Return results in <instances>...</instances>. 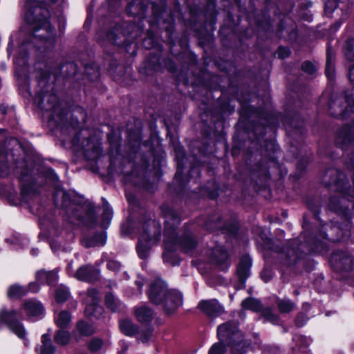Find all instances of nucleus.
I'll use <instances>...</instances> for the list:
<instances>
[{
	"mask_svg": "<svg viewBox=\"0 0 354 354\" xmlns=\"http://www.w3.org/2000/svg\"><path fill=\"white\" fill-rule=\"evenodd\" d=\"M348 200L344 197L339 198L333 196L330 199L329 207L335 212L345 213L348 210Z\"/></svg>",
	"mask_w": 354,
	"mask_h": 354,
	"instance_id": "obj_22",
	"label": "nucleus"
},
{
	"mask_svg": "<svg viewBox=\"0 0 354 354\" xmlns=\"http://www.w3.org/2000/svg\"><path fill=\"white\" fill-rule=\"evenodd\" d=\"M9 174V167L6 161L3 159L0 160V177L6 176Z\"/></svg>",
	"mask_w": 354,
	"mask_h": 354,
	"instance_id": "obj_44",
	"label": "nucleus"
},
{
	"mask_svg": "<svg viewBox=\"0 0 354 354\" xmlns=\"http://www.w3.org/2000/svg\"><path fill=\"white\" fill-rule=\"evenodd\" d=\"M340 100H331L329 103V110L330 112V114L333 115L335 117L338 116H345L347 113L348 108L343 109V107L340 105Z\"/></svg>",
	"mask_w": 354,
	"mask_h": 354,
	"instance_id": "obj_28",
	"label": "nucleus"
},
{
	"mask_svg": "<svg viewBox=\"0 0 354 354\" xmlns=\"http://www.w3.org/2000/svg\"><path fill=\"white\" fill-rule=\"evenodd\" d=\"M165 216V252L162 254L163 260L171 266L178 264V259L173 252L180 246L185 253L192 252L197 245L195 237L191 232L185 231L180 240L176 237V227L180 224V219L177 213L169 207L163 209Z\"/></svg>",
	"mask_w": 354,
	"mask_h": 354,
	"instance_id": "obj_2",
	"label": "nucleus"
},
{
	"mask_svg": "<svg viewBox=\"0 0 354 354\" xmlns=\"http://www.w3.org/2000/svg\"><path fill=\"white\" fill-rule=\"evenodd\" d=\"M21 194L23 200L27 201L28 196L30 194V191L29 188L26 185H24V184L22 185Z\"/></svg>",
	"mask_w": 354,
	"mask_h": 354,
	"instance_id": "obj_49",
	"label": "nucleus"
},
{
	"mask_svg": "<svg viewBox=\"0 0 354 354\" xmlns=\"http://www.w3.org/2000/svg\"><path fill=\"white\" fill-rule=\"evenodd\" d=\"M137 286H138V288H141L143 286V282L141 281H137L136 282Z\"/></svg>",
	"mask_w": 354,
	"mask_h": 354,
	"instance_id": "obj_57",
	"label": "nucleus"
},
{
	"mask_svg": "<svg viewBox=\"0 0 354 354\" xmlns=\"http://www.w3.org/2000/svg\"><path fill=\"white\" fill-rule=\"evenodd\" d=\"M120 329L122 333L128 336H133L138 331L137 325L130 319H123L120 322Z\"/></svg>",
	"mask_w": 354,
	"mask_h": 354,
	"instance_id": "obj_25",
	"label": "nucleus"
},
{
	"mask_svg": "<svg viewBox=\"0 0 354 354\" xmlns=\"http://www.w3.org/2000/svg\"><path fill=\"white\" fill-rule=\"evenodd\" d=\"M39 106L46 111H52V117L55 115L61 118L59 115V104L58 103L57 97L53 93H38L36 99Z\"/></svg>",
	"mask_w": 354,
	"mask_h": 354,
	"instance_id": "obj_10",
	"label": "nucleus"
},
{
	"mask_svg": "<svg viewBox=\"0 0 354 354\" xmlns=\"http://www.w3.org/2000/svg\"><path fill=\"white\" fill-rule=\"evenodd\" d=\"M277 54L279 57L284 59L288 57L290 55V50L287 48L279 47L277 51Z\"/></svg>",
	"mask_w": 354,
	"mask_h": 354,
	"instance_id": "obj_47",
	"label": "nucleus"
},
{
	"mask_svg": "<svg viewBox=\"0 0 354 354\" xmlns=\"http://www.w3.org/2000/svg\"><path fill=\"white\" fill-rule=\"evenodd\" d=\"M330 263L338 272L350 271L354 267V259L348 252H336L330 257Z\"/></svg>",
	"mask_w": 354,
	"mask_h": 354,
	"instance_id": "obj_9",
	"label": "nucleus"
},
{
	"mask_svg": "<svg viewBox=\"0 0 354 354\" xmlns=\"http://www.w3.org/2000/svg\"><path fill=\"white\" fill-rule=\"evenodd\" d=\"M324 247L322 242L306 239L305 234H301L298 240L292 241L288 247L286 248L284 259L285 264L290 266L296 262L297 259L303 257L302 254L310 252H319Z\"/></svg>",
	"mask_w": 354,
	"mask_h": 354,
	"instance_id": "obj_4",
	"label": "nucleus"
},
{
	"mask_svg": "<svg viewBox=\"0 0 354 354\" xmlns=\"http://www.w3.org/2000/svg\"><path fill=\"white\" fill-rule=\"evenodd\" d=\"M350 236V232L349 231H346L344 233V237H347V236Z\"/></svg>",
	"mask_w": 354,
	"mask_h": 354,
	"instance_id": "obj_58",
	"label": "nucleus"
},
{
	"mask_svg": "<svg viewBox=\"0 0 354 354\" xmlns=\"http://www.w3.org/2000/svg\"><path fill=\"white\" fill-rule=\"evenodd\" d=\"M23 309L28 317H37L44 312L42 304L36 300H29L24 304Z\"/></svg>",
	"mask_w": 354,
	"mask_h": 354,
	"instance_id": "obj_18",
	"label": "nucleus"
},
{
	"mask_svg": "<svg viewBox=\"0 0 354 354\" xmlns=\"http://www.w3.org/2000/svg\"><path fill=\"white\" fill-rule=\"evenodd\" d=\"M66 68H68V67L72 68L73 66V65L72 64H70L66 65Z\"/></svg>",
	"mask_w": 354,
	"mask_h": 354,
	"instance_id": "obj_60",
	"label": "nucleus"
},
{
	"mask_svg": "<svg viewBox=\"0 0 354 354\" xmlns=\"http://www.w3.org/2000/svg\"><path fill=\"white\" fill-rule=\"evenodd\" d=\"M147 6L140 0L131 1L127 8L129 15L142 17L147 10Z\"/></svg>",
	"mask_w": 354,
	"mask_h": 354,
	"instance_id": "obj_19",
	"label": "nucleus"
},
{
	"mask_svg": "<svg viewBox=\"0 0 354 354\" xmlns=\"http://www.w3.org/2000/svg\"><path fill=\"white\" fill-rule=\"evenodd\" d=\"M43 279L44 280V283H46V277H43Z\"/></svg>",
	"mask_w": 354,
	"mask_h": 354,
	"instance_id": "obj_63",
	"label": "nucleus"
},
{
	"mask_svg": "<svg viewBox=\"0 0 354 354\" xmlns=\"http://www.w3.org/2000/svg\"><path fill=\"white\" fill-rule=\"evenodd\" d=\"M76 331L81 335L89 336L94 333V328L88 323L80 321L76 324Z\"/></svg>",
	"mask_w": 354,
	"mask_h": 354,
	"instance_id": "obj_32",
	"label": "nucleus"
},
{
	"mask_svg": "<svg viewBox=\"0 0 354 354\" xmlns=\"http://www.w3.org/2000/svg\"><path fill=\"white\" fill-rule=\"evenodd\" d=\"M99 301V292L95 288L88 289L85 298V302L88 304L85 309L87 315L99 319L98 315H101L103 312V308L98 305Z\"/></svg>",
	"mask_w": 354,
	"mask_h": 354,
	"instance_id": "obj_11",
	"label": "nucleus"
},
{
	"mask_svg": "<svg viewBox=\"0 0 354 354\" xmlns=\"http://www.w3.org/2000/svg\"><path fill=\"white\" fill-rule=\"evenodd\" d=\"M262 316L269 322L275 323L278 320V317L276 315L270 308H262Z\"/></svg>",
	"mask_w": 354,
	"mask_h": 354,
	"instance_id": "obj_40",
	"label": "nucleus"
},
{
	"mask_svg": "<svg viewBox=\"0 0 354 354\" xmlns=\"http://www.w3.org/2000/svg\"><path fill=\"white\" fill-rule=\"evenodd\" d=\"M86 135L82 132L77 133L72 140L73 145L77 147V150L82 151L87 159H95L100 154L101 143L96 138H86Z\"/></svg>",
	"mask_w": 354,
	"mask_h": 354,
	"instance_id": "obj_6",
	"label": "nucleus"
},
{
	"mask_svg": "<svg viewBox=\"0 0 354 354\" xmlns=\"http://www.w3.org/2000/svg\"><path fill=\"white\" fill-rule=\"evenodd\" d=\"M118 28H115L113 31L109 32L106 35L107 40L113 44L120 45L121 41H118V39L119 38V34H116L115 31H118Z\"/></svg>",
	"mask_w": 354,
	"mask_h": 354,
	"instance_id": "obj_42",
	"label": "nucleus"
},
{
	"mask_svg": "<svg viewBox=\"0 0 354 354\" xmlns=\"http://www.w3.org/2000/svg\"><path fill=\"white\" fill-rule=\"evenodd\" d=\"M57 0H27L26 2L25 19L32 26V36L41 43L46 50L53 48L56 42L55 28L49 21V11L46 5L56 1Z\"/></svg>",
	"mask_w": 354,
	"mask_h": 354,
	"instance_id": "obj_1",
	"label": "nucleus"
},
{
	"mask_svg": "<svg viewBox=\"0 0 354 354\" xmlns=\"http://www.w3.org/2000/svg\"><path fill=\"white\" fill-rule=\"evenodd\" d=\"M71 322V315L66 310L60 311L55 317V322L57 327L60 328H67Z\"/></svg>",
	"mask_w": 354,
	"mask_h": 354,
	"instance_id": "obj_27",
	"label": "nucleus"
},
{
	"mask_svg": "<svg viewBox=\"0 0 354 354\" xmlns=\"http://www.w3.org/2000/svg\"><path fill=\"white\" fill-rule=\"evenodd\" d=\"M176 155L178 158H183L184 156V151L181 147H178L176 149Z\"/></svg>",
	"mask_w": 354,
	"mask_h": 354,
	"instance_id": "obj_53",
	"label": "nucleus"
},
{
	"mask_svg": "<svg viewBox=\"0 0 354 354\" xmlns=\"http://www.w3.org/2000/svg\"><path fill=\"white\" fill-rule=\"evenodd\" d=\"M221 227V225L217 222L216 223H215V222L210 223L209 221H208L205 225V227L209 230H217V229L220 228Z\"/></svg>",
	"mask_w": 354,
	"mask_h": 354,
	"instance_id": "obj_50",
	"label": "nucleus"
},
{
	"mask_svg": "<svg viewBox=\"0 0 354 354\" xmlns=\"http://www.w3.org/2000/svg\"><path fill=\"white\" fill-rule=\"evenodd\" d=\"M16 316L17 312L15 310L3 309L0 312V324L5 323L13 333L24 340V345L28 346V341L26 338V331L23 324L16 319Z\"/></svg>",
	"mask_w": 354,
	"mask_h": 354,
	"instance_id": "obj_7",
	"label": "nucleus"
},
{
	"mask_svg": "<svg viewBox=\"0 0 354 354\" xmlns=\"http://www.w3.org/2000/svg\"><path fill=\"white\" fill-rule=\"evenodd\" d=\"M169 290L166 283L161 279L157 278L150 285L147 292L148 297L152 304L160 305L165 298H167Z\"/></svg>",
	"mask_w": 354,
	"mask_h": 354,
	"instance_id": "obj_8",
	"label": "nucleus"
},
{
	"mask_svg": "<svg viewBox=\"0 0 354 354\" xmlns=\"http://www.w3.org/2000/svg\"><path fill=\"white\" fill-rule=\"evenodd\" d=\"M322 237H323L324 239H326V238H327V237H326V235L325 234H324L322 235Z\"/></svg>",
	"mask_w": 354,
	"mask_h": 354,
	"instance_id": "obj_62",
	"label": "nucleus"
},
{
	"mask_svg": "<svg viewBox=\"0 0 354 354\" xmlns=\"http://www.w3.org/2000/svg\"><path fill=\"white\" fill-rule=\"evenodd\" d=\"M251 264L252 261L250 257L244 256L241 258L237 267V274L242 282L245 281L249 276Z\"/></svg>",
	"mask_w": 354,
	"mask_h": 354,
	"instance_id": "obj_20",
	"label": "nucleus"
},
{
	"mask_svg": "<svg viewBox=\"0 0 354 354\" xmlns=\"http://www.w3.org/2000/svg\"><path fill=\"white\" fill-rule=\"evenodd\" d=\"M346 167L352 173L353 186H354V164L353 163V161H351V162L346 163Z\"/></svg>",
	"mask_w": 354,
	"mask_h": 354,
	"instance_id": "obj_52",
	"label": "nucleus"
},
{
	"mask_svg": "<svg viewBox=\"0 0 354 354\" xmlns=\"http://www.w3.org/2000/svg\"><path fill=\"white\" fill-rule=\"evenodd\" d=\"M103 345V342L102 339L98 338L93 339L89 344V349L92 352H97L100 351Z\"/></svg>",
	"mask_w": 354,
	"mask_h": 354,
	"instance_id": "obj_41",
	"label": "nucleus"
},
{
	"mask_svg": "<svg viewBox=\"0 0 354 354\" xmlns=\"http://www.w3.org/2000/svg\"><path fill=\"white\" fill-rule=\"evenodd\" d=\"M7 113V107L5 105H0V113L6 115Z\"/></svg>",
	"mask_w": 354,
	"mask_h": 354,
	"instance_id": "obj_54",
	"label": "nucleus"
},
{
	"mask_svg": "<svg viewBox=\"0 0 354 354\" xmlns=\"http://www.w3.org/2000/svg\"><path fill=\"white\" fill-rule=\"evenodd\" d=\"M137 319L140 322H150L153 318V310L146 306L138 307L135 311Z\"/></svg>",
	"mask_w": 354,
	"mask_h": 354,
	"instance_id": "obj_24",
	"label": "nucleus"
},
{
	"mask_svg": "<svg viewBox=\"0 0 354 354\" xmlns=\"http://www.w3.org/2000/svg\"><path fill=\"white\" fill-rule=\"evenodd\" d=\"M227 348L224 343L219 340L211 346L208 354H225Z\"/></svg>",
	"mask_w": 354,
	"mask_h": 354,
	"instance_id": "obj_39",
	"label": "nucleus"
},
{
	"mask_svg": "<svg viewBox=\"0 0 354 354\" xmlns=\"http://www.w3.org/2000/svg\"><path fill=\"white\" fill-rule=\"evenodd\" d=\"M37 282H34V283H30L28 286V291L30 290L32 292H37L39 291V287L37 284Z\"/></svg>",
	"mask_w": 354,
	"mask_h": 354,
	"instance_id": "obj_51",
	"label": "nucleus"
},
{
	"mask_svg": "<svg viewBox=\"0 0 354 354\" xmlns=\"http://www.w3.org/2000/svg\"><path fill=\"white\" fill-rule=\"evenodd\" d=\"M32 253H33V254H37V251H36V250H32Z\"/></svg>",
	"mask_w": 354,
	"mask_h": 354,
	"instance_id": "obj_61",
	"label": "nucleus"
},
{
	"mask_svg": "<svg viewBox=\"0 0 354 354\" xmlns=\"http://www.w3.org/2000/svg\"><path fill=\"white\" fill-rule=\"evenodd\" d=\"M151 335H152L151 330H144L139 335L138 339L140 341L145 343V342H147L151 338Z\"/></svg>",
	"mask_w": 354,
	"mask_h": 354,
	"instance_id": "obj_46",
	"label": "nucleus"
},
{
	"mask_svg": "<svg viewBox=\"0 0 354 354\" xmlns=\"http://www.w3.org/2000/svg\"><path fill=\"white\" fill-rule=\"evenodd\" d=\"M69 295L68 288L62 285L56 290L55 299L58 303H64L68 299Z\"/></svg>",
	"mask_w": 354,
	"mask_h": 354,
	"instance_id": "obj_34",
	"label": "nucleus"
},
{
	"mask_svg": "<svg viewBox=\"0 0 354 354\" xmlns=\"http://www.w3.org/2000/svg\"><path fill=\"white\" fill-rule=\"evenodd\" d=\"M105 304L112 311H116L120 303L111 293H107L105 296Z\"/></svg>",
	"mask_w": 354,
	"mask_h": 354,
	"instance_id": "obj_35",
	"label": "nucleus"
},
{
	"mask_svg": "<svg viewBox=\"0 0 354 354\" xmlns=\"http://www.w3.org/2000/svg\"><path fill=\"white\" fill-rule=\"evenodd\" d=\"M301 69L309 75H313L316 71V67L310 62H304L301 64Z\"/></svg>",
	"mask_w": 354,
	"mask_h": 354,
	"instance_id": "obj_43",
	"label": "nucleus"
},
{
	"mask_svg": "<svg viewBox=\"0 0 354 354\" xmlns=\"http://www.w3.org/2000/svg\"><path fill=\"white\" fill-rule=\"evenodd\" d=\"M325 6L328 10H334L337 8V0H326Z\"/></svg>",
	"mask_w": 354,
	"mask_h": 354,
	"instance_id": "obj_48",
	"label": "nucleus"
},
{
	"mask_svg": "<svg viewBox=\"0 0 354 354\" xmlns=\"http://www.w3.org/2000/svg\"><path fill=\"white\" fill-rule=\"evenodd\" d=\"M105 237L101 234L96 236H95L93 239L90 241H84L83 245L86 248L94 247L98 245H103L105 243Z\"/></svg>",
	"mask_w": 354,
	"mask_h": 354,
	"instance_id": "obj_37",
	"label": "nucleus"
},
{
	"mask_svg": "<svg viewBox=\"0 0 354 354\" xmlns=\"http://www.w3.org/2000/svg\"><path fill=\"white\" fill-rule=\"evenodd\" d=\"M261 277H262V278L263 279V280H264L266 282L268 281H269V279H270V277H269V276H268V275H266L265 272H263L262 273Z\"/></svg>",
	"mask_w": 354,
	"mask_h": 354,
	"instance_id": "obj_56",
	"label": "nucleus"
},
{
	"mask_svg": "<svg viewBox=\"0 0 354 354\" xmlns=\"http://www.w3.org/2000/svg\"><path fill=\"white\" fill-rule=\"evenodd\" d=\"M335 56L330 47H328L326 53V75L329 80H333L335 74Z\"/></svg>",
	"mask_w": 354,
	"mask_h": 354,
	"instance_id": "obj_26",
	"label": "nucleus"
},
{
	"mask_svg": "<svg viewBox=\"0 0 354 354\" xmlns=\"http://www.w3.org/2000/svg\"><path fill=\"white\" fill-rule=\"evenodd\" d=\"M43 277H46V283L49 286L54 285L57 280V273L55 270L52 271H46L44 270H41L38 271L36 274V279L38 283L40 284L44 283V280L43 279Z\"/></svg>",
	"mask_w": 354,
	"mask_h": 354,
	"instance_id": "obj_21",
	"label": "nucleus"
},
{
	"mask_svg": "<svg viewBox=\"0 0 354 354\" xmlns=\"http://www.w3.org/2000/svg\"><path fill=\"white\" fill-rule=\"evenodd\" d=\"M242 306L245 309L259 312L262 310V305L259 300L254 298H247L242 301Z\"/></svg>",
	"mask_w": 354,
	"mask_h": 354,
	"instance_id": "obj_30",
	"label": "nucleus"
},
{
	"mask_svg": "<svg viewBox=\"0 0 354 354\" xmlns=\"http://www.w3.org/2000/svg\"><path fill=\"white\" fill-rule=\"evenodd\" d=\"M331 176L330 185H333L337 192L349 195L351 192V187L346 180V175L337 169H330L328 171Z\"/></svg>",
	"mask_w": 354,
	"mask_h": 354,
	"instance_id": "obj_12",
	"label": "nucleus"
},
{
	"mask_svg": "<svg viewBox=\"0 0 354 354\" xmlns=\"http://www.w3.org/2000/svg\"><path fill=\"white\" fill-rule=\"evenodd\" d=\"M54 339L57 344L64 346L69 343L71 335L66 330H59L55 335Z\"/></svg>",
	"mask_w": 354,
	"mask_h": 354,
	"instance_id": "obj_33",
	"label": "nucleus"
},
{
	"mask_svg": "<svg viewBox=\"0 0 354 354\" xmlns=\"http://www.w3.org/2000/svg\"><path fill=\"white\" fill-rule=\"evenodd\" d=\"M198 308L210 317L218 316L223 312V307L216 299L202 301L198 304Z\"/></svg>",
	"mask_w": 354,
	"mask_h": 354,
	"instance_id": "obj_16",
	"label": "nucleus"
},
{
	"mask_svg": "<svg viewBox=\"0 0 354 354\" xmlns=\"http://www.w3.org/2000/svg\"><path fill=\"white\" fill-rule=\"evenodd\" d=\"M344 54L346 59L350 62H354V39H351L346 41Z\"/></svg>",
	"mask_w": 354,
	"mask_h": 354,
	"instance_id": "obj_38",
	"label": "nucleus"
},
{
	"mask_svg": "<svg viewBox=\"0 0 354 354\" xmlns=\"http://www.w3.org/2000/svg\"><path fill=\"white\" fill-rule=\"evenodd\" d=\"M113 211L111 208H110L108 205H104V210L102 214V226L104 228H106L110 224L111 220L112 218Z\"/></svg>",
	"mask_w": 354,
	"mask_h": 354,
	"instance_id": "obj_36",
	"label": "nucleus"
},
{
	"mask_svg": "<svg viewBox=\"0 0 354 354\" xmlns=\"http://www.w3.org/2000/svg\"><path fill=\"white\" fill-rule=\"evenodd\" d=\"M97 39L100 41H102L104 39L101 38V33L99 34V36L97 37Z\"/></svg>",
	"mask_w": 354,
	"mask_h": 354,
	"instance_id": "obj_59",
	"label": "nucleus"
},
{
	"mask_svg": "<svg viewBox=\"0 0 354 354\" xmlns=\"http://www.w3.org/2000/svg\"><path fill=\"white\" fill-rule=\"evenodd\" d=\"M354 140V124L345 126L342 128L335 138V143L339 147L344 149Z\"/></svg>",
	"mask_w": 354,
	"mask_h": 354,
	"instance_id": "obj_15",
	"label": "nucleus"
},
{
	"mask_svg": "<svg viewBox=\"0 0 354 354\" xmlns=\"http://www.w3.org/2000/svg\"><path fill=\"white\" fill-rule=\"evenodd\" d=\"M27 292V288L18 285H13L9 287L7 294L9 298L17 299L24 296Z\"/></svg>",
	"mask_w": 354,
	"mask_h": 354,
	"instance_id": "obj_31",
	"label": "nucleus"
},
{
	"mask_svg": "<svg viewBox=\"0 0 354 354\" xmlns=\"http://www.w3.org/2000/svg\"><path fill=\"white\" fill-rule=\"evenodd\" d=\"M219 340L226 343L231 348L233 354H244L247 352L250 343L244 339L242 333L234 322H226L217 328Z\"/></svg>",
	"mask_w": 354,
	"mask_h": 354,
	"instance_id": "obj_3",
	"label": "nucleus"
},
{
	"mask_svg": "<svg viewBox=\"0 0 354 354\" xmlns=\"http://www.w3.org/2000/svg\"><path fill=\"white\" fill-rule=\"evenodd\" d=\"M301 317L303 318V317H304V315H299L297 317V319H296V324L297 325V326H299V327H300V326H303V324H304V323H303V322H299V319H300V318H301Z\"/></svg>",
	"mask_w": 354,
	"mask_h": 354,
	"instance_id": "obj_55",
	"label": "nucleus"
},
{
	"mask_svg": "<svg viewBox=\"0 0 354 354\" xmlns=\"http://www.w3.org/2000/svg\"><path fill=\"white\" fill-rule=\"evenodd\" d=\"M343 239H344V238L342 237V238H340V239H337V240H338V241H341V240H342Z\"/></svg>",
	"mask_w": 354,
	"mask_h": 354,
	"instance_id": "obj_64",
	"label": "nucleus"
},
{
	"mask_svg": "<svg viewBox=\"0 0 354 354\" xmlns=\"http://www.w3.org/2000/svg\"><path fill=\"white\" fill-rule=\"evenodd\" d=\"M210 258L212 262L217 264L221 270H225L229 266L228 254L220 245H216L212 249Z\"/></svg>",
	"mask_w": 354,
	"mask_h": 354,
	"instance_id": "obj_17",
	"label": "nucleus"
},
{
	"mask_svg": "<svg viewBox=\"0 0 354 354\" xmlns=\"http://www.w3.org/2000/svg\"><path fill=\"white\" fill-rule=\"evenodd\" d=\"M100 271L92 266L80 267L75 274V277L83 281L94 282L99 279Z\"/></svg>",
	"mask_w": 354,
	"mask_h": 354,
	"instance_id": "obj_14",
	"label": "nucleus"
},
{
	"mask_svg": "<svg viewBox=\"0 0 354 354\" xmlns=\"http://www.w3.org/2000/svg\"><path fill=\"white\" fill-rule=\"evenodd\" d=\"M162 303L160 304L167 314L173 313L183 304V296L175 289H170Z\"/></svg>",
	"mask_w": 354,
	"mask_h": 354,
	"instance_id": "obj_13",
	"label": "nucleus"
},
{
	"mask_svg": "<svg viewBox=\"0 0 354 354\" xmlns=\"http://www.w3.org/2000/svg\"><path fill=\"white\" fill-rule=\"evenodd\" d=\"M277 305L281 313H288L295 308V304L289 299H279L277 301Z\"/></svg>",
	"mask_w": 354,
	"mask_h": 354,
	"instance_id": "obj_29",
	"label": "nucleus"
},
{
	"mask_svg": "<svg viewBox=\"0 0 354 354\" xmlns=\"http://www.w3.org/2000/svg\"><path fill=\"white\" fill-rule=\"evenodd\" d=\"M106 266L109 270L113 272H118L121 268V264L118 261L111 260L107 263Z\"/></svg>",
	"mask_w": 354,
	"mask_h": 354,
	"instance_id": "obj_45",
	"label": "nucleus"
},
{
	"mask_svg": "<svg viewBox=\"0 0 354 354\" xmlns=\"http://www.w3.org/2000/svg\"><path fill=\"white\" fill-rule=\"evenodd\" d=\"M37 354H54L55 347L53 345L48 335L41 336V344L36 348Z\"/></svg>",
	"mask_w": 354,
	"mask_h": 354,
	"instance_id": "obj_23",
	"label": "nucleus"
},
{
	"mask_svg": "<svg viewBox=\"0 0 354 354\" xmlns=\"http://www.w3.org/2000/svg\"><path fill=\"white\" fill-rule=\"evenodd\" d=\"M143 232L140 234L137 245L138 256L142 259L148 257L149 250L160 237V226L154 220H149L142 226Z\"/></svg>",
	"mask_w": 354,
	"mask_h": 354,
	"instance_id": "obj_5",
	"label": "nucleus"
}]
</instances>
